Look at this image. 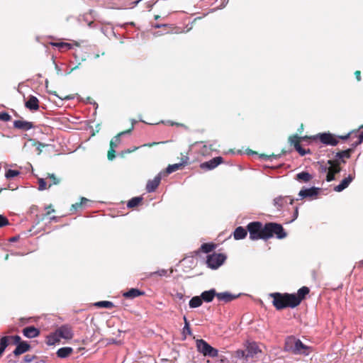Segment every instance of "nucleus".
Masks as SVG:
<instances>
[{"label":"nucleus","mask_w":363,"mask_h":363,"mask_svg":"<svg viewBox=\"0 0 363 363\" xmlns=\"http://www.w3.org/2000/svg\"><path fill=\"white\" fill-rule=\"evenodd\" d=\"M247 228L252 240H267L274 235L278 239H283L286 236L282 225L276 223H267L263 225L261 222L254 221L248 223Z\"/></svg>","instance_id":"obj_1"},{"label":"nucleus","mask_w":363,"mask_h":363,"mask_svg":"<svg viewBox=\"0 0 363 363\" xmlns=\"http://www.w3.org/2000/svg\"><path fill=\"white\" fill-rule=\"evenodd\" d=\"M309 292L308 287L302 286L298 290L297 294L275 292L270 294L269 296L273 298L272 305L274 307L277 311H281L286 308H294L297 307L306 298Z\"/></svg>","instance_id":"obj_2"},{"label":"nucleus","mask_w":363,"mask_h":363,"mask_svg":"<svg viewBox=\"0 0 363 363\" xmlns=\"http://www.w3.org/2000/svg\"><path fill=\"white\" fill-rule=\"evenodd\" d=\"M307 139H312V140L319 139L322 143H323L325 145H332V146H335L338 144L337 139L335 138V136L334 135H333L332 133H320V134H318L315 136H313V137H308V136L299 137L298 135L296 134V135L289 136V143H290L291 145H294L296 150L301 156H304L306 154L310 153V150H306L305 149H303L301 146L300 143H301V140H305Z\"/></svg>","instance_id":"obj_3"},{"label":"nucleus","mask_w":363,"mask_h":363,"mask_svg":"<svg viewBox=\"0 0 363 363\" xmlns=\"http://www.w3.org/2000/svg\"><path fill=\"white\" fill-rule=\"evenodd\" d=\"M310 347L304 345L299 339L293 336L288 337L285 342V350L294 354L308 355L310 352Z\"/></svg>","instance_id":"obj_4"},{"label":"nucleus","mask_w":363,"mask_h":363,"mask_svg":"<svg viewBox=\"0 0 363 363\" xmlns=\"http://www.w3.org/2000/svg\"><path fill=\"white\" fill-rule=\"evenodd\" d=\"M197 350L203 356L216 357L218 355V350L211 346L206 341L199 339L196 341Z\"/></svg>","instance_id":"obj_5"},{"label":"nucleus","mask_w":363,"mask_h":363,"mask_svg":"<svg viewBox=\"0 0 363 363\" xmlns=\"http://www.w3.org/2000/svg\"><path fill=\"white\" fill-rule=\"evenodd\" d=\"M335 138L337 139L338 141H339V139L345 140H347L349 138H351V139L356 138V140H354L352 143V146L353 147H355L358 145L363 143V125H362L360 127L359 130H352L345 135H338L337 137L335 136Z\"/></svg>","instance_id":"obj_6"},{"label":"nucleus","mask_w":363,"mask_h":363,"mask_svg":"<svg viewBox=\"0 0 363 363\" xmlns=\"http://www.w3.org/2000/svg\"><path fill=\"white\" fill-rule=\"evenodd\" d=\"M12 344L16 345V349L13 352L16 357L29 351L31 348L30 344L26 341H22L21 337L19 335L12 336Z\"/></svg>","instance_id":"obj_7"},{"label":"nucleus","mask_w":363,"mask_h":363,"mask_svg":"<svg viewBox=\"0 0 363 363\" xmlns=\"http://www.w3.org/2000/svg\"><path fill=\"white\" fill-rule=\"evenodd\" d=\"M226 259V256L221 253H213L207 256L206 264L211 269H217Z\"/></svg>","instance_id":"obj_8"},{"label":"nucleus","mask_w":363,"mask_h":363,"mask_svg":"<svg viewBox=\"0 0 363 363\" xmlns=\"http://www.w3.org/2000/svg\"><path fill=\"white\" fill-rule=\"evenodd\" d=\"M328 164H330V167L328 169L326 181L332 182L335 179V174L341 171L340 162L338 160H329Z\"/></svg>","instance_id":"obj_9"},{"label":"nucleus","mask_w":363,"mask_h":363,"mask_svg":"<svg viewBox=\"0 0 363 363\" xmlns=\"http://www.w3.org/2000/svg\"><path fill=\"white\" fill-rule=\"evenodd\" d=\"M223 158L220 156H218L210 160L209 161L201 163L199 167L201 169L203 170H212L217 167L219 164L223 163Z\"/></svg>","instance_id":"obj_10"},{"label":"nucleus","mask_w":363,"mask_h":363,"mask_svg":"<svg viewBox=\"0 0 363 363\" xmlns=\"http://www.w3.org/2000/svg\"><path fill=\"white\" fill-rule=\"evenodd\" d=\"M188 164H189V157L187 155V153H186V155L182 154L181 162L177 164H169L167 167L166 172L167 174H171L174 172H176V171L182 169V167H183L184 166H185Z\"/></svg>","instance_id":"obj_11"},{"label":"nucleus","mask_w":363,"mask_h":363,"mask_svg":"<svg viewBox=\"0 0 363 363\" xmlns=\"http://www.w3.org/2000/svg\"><path fill=\"white\" fill-rule=\"evenodd\" d=\"M57 334L61 338L70 340L73 337L72 328L69 325H63L58 328L57 330Z\"/></svg>","instance_id":"obj_12"},{"label":"nucleus","mask_w":363,"mask_h":363,"mask_svg":"<svg viewBox=\"0 0 363 363\" xmlns=\"http://www.w3.org/2000/svg\"><path fill=\"white\" fill-rule=\"evenodd\" d=\"M23 335L27 338H34L40 335V330L34 326L26 327L22 330Z\"/></svg>","instance_id":"obj_13"},{"label":"nucleus","mask_w":363,"mask_h":363,"mask_svg":"<svg viewBox=\"0 0 363 363\" xmlns=\"http://www.w3.org/2000/svg\"><path fill=\"white\" fill-rule=\"evenodd\" d=\"M288 200H289L290 204H293L294 199L291 196H279L274 199V205L280 211L287 203Z\"/></svg>","instance_id":"obj_14"},{"label":"nucleus","mask_w":363,"mask_h":363,"mask_svg":"<svg viewBox=\"0 0 363 363\" xmlns=\"http://www.w3.org/2000/svg\"><path fill=\"white\" fill-rule=\"evenodd\" d=\"M25 106L30 111H38L39 109V100L33 95L28 96V101L25 103Z\"/></svg>","instance_id":"obj_15"},{"label":"nucleus","mask_w":363,"mask_h":363,"mask_svg":"<svg viewBox=\"0 0 363 363\" xmlns=\"http://www.w3.org/2000/svg\"><path fill=\"white\" fill-rule=\"evenodd\" d=\"M34 124L32 122H28L23 120H16L13 122V127L16 129L22 130H28L34 128Z\"/></svg>","instance_id":"obj_16"},{"label":"nucleus","mask_w":363,"mask_h":363,"mask_svg":"<svg viewBox=\"0 0 363 363\" xmlns=\"http://www.w3.org/2000/svg\"><path fill=\"white\" fill-rule=\"evenodd\" d=\"M160 174L157 175L153 179L149 180L146 185V191L149 193L155 191L161 182Z\"/></svg>","instance_id":"obj_17"},{"label":"nucleus","mask_w":363,"mask_h":363,"mask_svg":"<svg viewBox=\"0 0 363 363\" xmlns=\"http://www.w3.org/2000/svg\"><path fill=\"white\" fill-rule=\"evenodd\" d=\"M354 179V176L350 174L347 177L343 179L340 184L334 187V191L337 192L343 191L350 185Z\"/></svg>","instance_id":"obj_18"},{"label":"nucleus","mask_w":363,"mask_h":363,"mask_svg":"<svg viewBox=\"0 0 363 363\" xmlns=\"http://www.w3.org/2000/svg\"><path fill=\"white\" fill-rule=\"evenodd\" d=\"M318 192H319L318 188L311 187L309 189H301L299 191L298 195L301 198L315 197L318 194Z\"/></svg>","instance_id":"obj_19"},{"label":"nucleus","mask_w":363,"mask_h":363,"mask_svg":"<svg viewBox=\"0 0 363 363\" xmlns=\"http://www.w3.org/2000/svg\"><path fill=\"white\" fill-rule=\"evenodd\" d=\"M247 357H253L255 355L257 354L258 353L261 352V350L259 349V346L255 342H250L248 343L247 345Z\"/></svg>","instance_id":"obj_20"},{"label":"nucleus","mask_w":363,"mask_h":363,"mask_svg":"<svg viewBox=\"0 0 363 363\" xmlns=\"http://www.w3.org/2000/svg\"><path fill=\"white\" fill-rule=\"evenodd\" d=\"M145 291H140L138 289L132 288L123 294V296L126 298H135L136 297L145 295Z\"/></svg>","instance_id":"obj_21"},{"label":"nucleus","mask_w":363,"mask_h":363,"mask_svg":"<svg viewBox=\"0 0 363 363\" xmlns=\"http://www.w3.org/2000/svg\"><path fill=\"white\" fill-rule=\"evenodd\" d=\"M217 293L215 289H211L208 291H205L201 293V298L202 299V301H205L206 303L211 302L214 297L216 296Z\"/></svg>","instance_id":"obj_22"},{"label":"nucleus","mask_w":363,"mask_h":363,"mask_svg":"<svg viewBox=\"0 0 363 363\" xmlns=\"http://www.w3.org/2000/svg\"><path fill=\"white\" fill-rule=\"evenodd\" d=\"M216 297L219 301L228 303L235 299L238 297V296L233 295L229 292H222L217 293Z\"/></svg>","instance_id":"obj_23"},{"label":"nucleus","mask_w":363,"mask_h":363,"mask_svg":"<svg viewBox=\"0 0 363 363\" xmlns=\"http://www.w3.org/2000/svg\"><path fill=\"white\" fill-rule=\"evenodd\" d=\"M352 152L353 148H349L345 150L340 151L336 153L335 160H338L339 162L340 160H342V162L345 163V161L344 160V159H349Z\"/></svg>","instance_id":"obj_24"},{"label":"nucleus","mask_w":363,"mask_h":363,"mask_svg":"<svg viewBox=\"0 0 363 363\" xmlns=\"http://www.w3.org/2000/svg\"><path fill=\"white\" fill-rule=\"evenodd\" d=\"M247 228L245 229L242 226L236 228L233 233L235 240L244 239L247 236Z\"/></svg>","instance_id":"obj_25"},{"label":"nucleus","mask_w":363,"mask_h":363,"mask_svg":"<svg viewBox=\"0 0 363 363\" xmlns=\"http://www.w3.org/2000/svg\"><path fill=\"white\" fill-rule=\"evenodd\" d=\"M60 341V337L57 331L55 330L54 333H50L46 337V343L48 345H54Z\"/></svg>","instance_id":"obj_26"},{"label":"nucleus","mask_w":363,"mask_h":363,"mask_svg":"<svg viewBox=\"0 0 363 363\" xmlns=\"http://www.w3.org/2000/svg\"><path fill=\"white\" fill-rule=\"evenodd\" d=\"M73 352V349L69 347H61L57 351V355L60 358H66Z\"/></svg>","instance_id":"obj_27"},{"label":"nucleus","mask_w":363,"mask_h":363,"mask_svg":"<svg viewBox=\"0 0 363 363\" xmlns=\"http://www.w3.org/2000/svg\"><path fill=\"white\" fill-rule=\"evenodd\" d=\"M88 201L89 200L87 199L82 197L79 202H77L72 205L70 208V211L72 213H74L78 211L79 209L82 208L83 206L85 205L88 202Z\"/></svg>","instance_id":"obj_28"},{"label":"nucleus","mask_w":363,"mask_h":363,"mask_svg":"<svg viewBox=\"0 0 363 363\" xmlns=\"http://www.w3.org/2000/svg\"><path fill=\"white\" fill-rule=\"evenodd\" d=\"M12 336L6 335L0 339V349L4 352L9 343H12Z\"/></svg>","instance_id":"obj_29"},{"label":"nucleus","mask_w":363,"mask_h":363,"mask_svg":"<svg viewBox=\"0 0 363 363\" xmlns=\"http://www.w3.org/2000/svg\"><path fill=\"white\" fill-rule=\"evenodd\" d=\"M12 336L6 335L0 339V349L4 352L9 343H12Z\"/></svg>","instance_id":"obj_30"},{"label":"nucleus","mask_w":363,"mask_h":363,"mask_svg":"<svg viewBox=\"0 0 363 363\" xmlns=\"http://www.w3.org/2000/svg\"><path fill=\"white\" fill-rule=\"evenodd\" d=\"M216 245L213 242L203 243L200 247V251L204 253H208L213 251L216 248Z\"/></svg>","instance_id":"obj_31"},{"label":"nucleus","mask_w":363,"mask_h":363,"mask_svg":"<svg viewBox=\"0 0 363 363\" xmlns=\"http://www.w3.org/2000/svg\"><path fill=\"white\" fill-rule=\"evenodd\" d=\"M202 303L203 301L201 296H196L191 298L189 305L190 308H194L201 306Z\"/></svg>","instance_id":"obj_32"},{"label":"nucleus","mask_w":363,"mask_h":363,"mask_svg":"<svg viewBox=\"0 0 363 363\" xmlns=\"http://www.w3.org/2000/svg\"><path fill=\"white\" fill-rule=\"evenodd\" d=\"M312 179V175L307 172H301L296 174V179L298 181L308 182Z\"/></svg>","instance_id":"obj_33"},{"label":"nucleus","mask_w":363,"mask_h":363,"mask_svg":"<svg viewBox=\"0 0 363 363\" xmlns=\"http://www.w3.org/2000/svg\"><path fill=\"white\" fill-rule=\"evenodd\" d=\"M142 201H143V197H141V196L133 197L130 200L128 201V202L127 203V206L129 208H135V207L138 206L140 203H141Z\"/></svg>","instance_id":"obj_34"},{"label":"nucleus","mask_w":363,"mask_h":363,"mask_svg":"<svg viewBox=\"0 0 363 363\" xmlns=\"http://www.w3.org/2000/svg\"><path fill=\"white\" fill-rule=\"evenodd\" d=\"M52 46L58 48L60 51H65L72 48L71 44L67 43H50Z\"/></svg>","instance_id":"obj_35"},{"label":"nucleus","mask_w":363,"mask_h":363,"mask_svg":"<svg viewBox=\"0 0 363 363\" xmlns=\"http://www.w3.org/2000/svg\"><path fill=\"white\" fill-rule=\"evenodd\" d=\"M29 141L31 143L33 146L35 147L36 151H37V154L38 155L41 154V152L43 151V148L44 147H45V146H47V145L43 144V143H42L40 142H38V141H35L33 139H30Z\"/></svg>","instance_id":"obj_36"},{"label":"nucleus","mask_w":363,"mask_h":363,"mask_svg":"<svg viewBox=\"0 0 363 363\" xmlns=\"http://www.w3.org/2000/svg\"><path fill=\"white\" fill-rule=\"evenodd\" d=\"M94 306L98 308H112L114 307V304L111 301H98L94 303Z\"/></svg>","instance_id":"obj_37"},{"label":"nucleus","mask_w":363,"mask_h":363,"mask_svg":"<svg viewBox=\"0 0 363 363\" xmlns=\"http://www.w3.org/2000/svg\"><path fill=\"white\" fill-rule=\"evenodd\" d=\"M47 178H49L51 180V183L48 185V187L60 184V179L57 178L54 174L48 173Z\"/></svg>","instance_id":"obj_38"},{"label":"nucleus","mask_w":363,"mask_h":363,"mask_svg":"<svg viewBox=\"0 0 363 363\" xmlns=\"http://www.w3.org/2000/svg\"><path fill=\"white\" fill-rule=\"evenodd\" d=\"M19 174H20V172L18 170L9 169L6 171L5 176L7 179H10L11 178L17 177Z\"/></svg>","instance_id":"obj_39"},{"label":"nucleus","mask_w":363,"mask_h":363,"mask_svg":"<svg viewBox=\"0 0 363 363\" xmlns=\"http://www.w3.org/2000/svg\"><path fill=\"white\" fill-rule=\"evenodd\" d=\"M133 125H131L130 128L126 130H124V131H121V133H119L116 136H115V143L117 144L118 143H120V137L121 135H123L125 134H127V133H131V131L133 130Z\"/></svg>","instance_id":"obj_40"},{"label":"nucleus","mask_w":363,"mask_h":363,"mask_svg":"<svg viewBox=\"0 0 363 363\" xmlns=\"http://www.w3.org/2000/svg\"><path fill=\"white\" fill-rule=\"evenodd\" d=\"M38 185H39L38 189L40 191H43V190L47 189L48 188H49L44 179H42V178L38 179Z\"/></svg>","instance_id":"obj_41"},{"label":"nucleus","mask_w":363,"mask_h":363,"mask_svg":"<svg viewBox=\"0 0 363 363\" xmlns=\"http://www.w3.org/2000/svg\"><path fill=\"white\" fill-rule=\"evenodd\" d=\"M11 120V116L6 112H1L0 113V121H9Z\"/></svg>","instance_id":"obj_42"},{"label":"nucleus","mask_w":363,"mask_h":363,"mask_svg":"<svg viewBox=\"0 0 363 363\" xmlns=\"http://www.w3.org/2000/svg\"><path fill=\"white\" fill-rule=\"evenodd\" d=\"M247 354V351H244V350H238L235 352V357H238V358H245V359H247L248 357H247L246 356Z\"/></svg>","instance_id":"obj_43"},{"label":"nucleus","mask_w":363,"mask_h":363,"mask_svg":"<svg viewBox=\"0 0 363 363\" xmlns=\"http://www.w3.org/2000/svg\"><path fill=\"white\" fill-rule=\"evenodd\" d=\"M184 322H185V325L183 328V331H184V333H187L189 335H191V328H190V326H189V324L186 318V317L184 316Z\"/></svg>","instance_id":"obj_44"},{"label":"nucleus","mask_w":363,"mask_h":363,"mask_svg":"<svg viewBox=\"0 0 363 363\" xmlns=\"http://www.w3.org/2000/svg\"><path fill=\"white\" fill-rule=\"evenodd\" d=\"M9 224V220L5 216L0 215V228L4 227Z\"/></svg>","instance_id":"obj_45"},{"label":"nucleus","mask_w":363,"mask_h":363,"mask_svg":"<svg viewBox=\"0 0 363 363\" xmlns=\"http://www.w3.org/2000/svg\"><path fill=\"white\" fill-rule=\"evenodd\" d=\"M199 153L203 156L207 155L210 153L209 148L207 145H204L200 150Z\"/></svg>","instance_id":"obj_46"},{"label":"nucleus","mask_w":363,"mask_h":363,"mask_svg":"<svg viewBox=\"0 0 363 363\" xmlns=\"http://www.w3.org/2000/svg\"><path fill=\"white\" fill-rule=\"evenodd\" d=\"M116 157V150L109 149L107 154V157L109 160H113Z\"/></svg>","instance_id":"obj_47"},{"label":"nucleus","mask_w":363,"mask_h":363,"mask_svg":"<svg viewBox=\"0 0 363 363\" xmlns=\"http://www.w3.org/2000/svg\"><path fill=\"white\" fill-rule=\"evenodd\" d=\"M140 147H134L133 149H127L121 152L122 157H124L126 154H129L133 152L136 150H138Z\"/></svg>","instance_id":"obj_48"},{"label":"nucleus","mask_w":363,"mask_h":363,"mask_svg":"<svg viewBox=\"0 0 363 363\" xmlns=\"http://www.w3.org/2000/svg\"><path fill=\"white\" fill-rule=\"evenodd\" d=\"M167 274V271L165 269H162L160 271H157V272H151L150 273V276H152V275H155V274H158L159 276H164L166 275Z\"/></svg>","instance_id":"obj_49"},{"label":"nucleus","mask_w":363,"mask_h":363,"mask_svg":"<svg viewBox=\"0 0 363 363\" xmlns=\"http://www.w3.org/2000/svg\"><path fill=\"white\" fill-rule=\"evenodd\" d=\"M45 209L47 210L46 213L45 214V216H49L51 213L55 212V209L52 208V205L48 206Z\"/></svg>","instance_id":"obj_50"},{"label":"nucleus","mask_w":363,"mask_h":363,"mask_svg":"<svg viewBox=\"0 0 363 363\" xmlns=\"http://www.w3.org/2000/svg\"><path fill=\"white\" fill-rule=\"evenodd\" d=\"M35 357L33 355L27 354L24 357V361L26 362H30Z\"/></svg>","instance_id":"obj_51"},{"label":"nucleus","mask_w":363,"mask_h":363,"mask_svg":"<svg viewBox=\"0 0 363 363\" xmlns=\"http://www.w3.org/2000/svg\"><path fill=\"white\" fill-rule=\"evenodd\" d=\"M277 157V155H275L274 154H272V155H264V154H261L260 155V157L261 158H264V159H266V160H269L272 157H274L276 158Z\"/></svg>","instance_id":"obj_52"},{"label":"nucleus","mask_w":363,"mask_h":363,"mask_svg":"<svg viewBox=\"0 0 363 363\" xmlns=\"http://www.w3.org/2000/svg\"><path fill=\"white\" fill-rule=\"evenodd\" d=\"M164 143V142H160V143ZM158 144H160V143L153 142V143H150L144 144L143 145H142V147H152V146L157 145Z\"/></svg>","instance_id":"obj_53"},{"label":"nucleus","mask_w":363,"mask_h":363,"mask_svg":"<svg viewBox=\"0 0 363 363\" xmlns=\"http://www.w3.org/2000/svg\"><path fill=\"white\" fill-rule=\"evenodd\" d=\"M354 75L358 82L361 80V72L359 70H356L354 72Z\"/></svg>","instance_id":"obj_54"},{"label":"nucleus","mask_w":363,"mask_h":363,"mask_svg":"<svg viewBox=\"0 0 363 363\" xmlns=\"http://www.w3.org/2000/svg\"><path fill=\"white\" fill-rule=\"evenodd\" d=\"M117 147V144L113 141V140H111L110 141V148L109 149H113L115 150V148Z\"/></svg>","instance_id":"obj_55"},{"label":"nucleus","mask_w":363,"mask_h":363,"mask_svg":"<svg viewBox=\"0 0 363 363\" xmlns=\"http://www.w3.org/2000/svg\"><path fill=\"white\" fill-rule=\"evenodd\" d=\"M167 24H155V26H153L154 28H164V27H167Z\"/></svg>","instance_id":"obj_56"},{"label":"nucleus","mask_w":363,"mask_h":363,"mask_svg":"<svg viewBox=\"0 0 363 363\" xmlns=\"http://www.w3.org/2000/svg\"><path fill=\"white\" fill-rule=\"evenodd\" d=\"M30 319H31L30 318H28V319L21 318L20 319V322L22 323V325H23V324H26V323H28Z\"/></svg>","instance_id":"obj_57"},{"label":"nucleus","mask_w":363,"mask_h":363,"mask_svg":"<svg viewBox=\"0 0 363 363\" xmlns=\"http://www.w3.org/2000/svg\"><path fill=\"white\" fill-rule=\"evenodd\" d=\"M59 98L62 100H69V99H73L74 97L71 96H59Z\"/></svg>","instance_id":"obj_58"},{"label":"nucleus","mask_w":363,"mask_h":363,"mask_svg":"<svg viewBox=\"0 0 363 363\" xmlns=\"http://www.w3.org/2000/svg\"><path fill=\"white\" fill-rule=\"evenodd\" d=\"M328 167H327L325 165H320V171L321 172H328Z\"/></svg>","instance_id":"obj_59"},{"label":"nucleus","mask_w":363,"mask_h":363,"mask_svg":"<svg viewBox=\"0 0 363 363\" xmlns=\"http://www.w3.org/2000/svg\"><path fill=\"white\" fill-rule=\"evenodd\" d=\"M298 213V208L296 207L295 209V212H294V219H296L297 218Z\"/></svg>","instance_id":"obj_60"},{"label":"nucleus","mask_w":363,"mask_h":363,"mask_svg":"<svg viewBox=\"0 0 363 363\" xmlns=\"http://www.w3.org/2000/svg\"><path fill=\"white\" fill-rule=\"evenodd\" d=\"M357 264H358V267L362 268L363 267V260H361L360 262H359Z\"/></svg>","instance_id":"obj_61"},{"label":"nucleus","mask_w":363,"mask_h":363,"mask_svg":"<svg viewBox=\"0 0 363 363\" xmlns=\"http://www.w3.org/2000/svg\"><path fill=\"white\" fill-rule=\"evenodd\" d=\"M160 18V16L159 15H155V20H158Z\"/></svg>","instance_id":"obj_62"},{"label":"nucleus","mask_w":363,"mask_h":363,"mask_svg":"<svg viewBox=\"0 0 363 363\" xmlns=\"http://www.w3.org/2000/svg\"><path fill=\"white\" fill-rule=\"evenodd\" d=\"M9 255L8 254H7V255H6V256H5V257H4V259H5V260H7V259H9Z\"/></svg>","instance_id":"obj_63"},{"label":"nucleus","mask_w":363,"mask_h":363,"mask_svg":"<svg viewBox=\"0 0 363 363\" xmlns=\"http://www.w3.org/2000/svg\"><path fill=\"white\" fill-rule=\"evenodd\" d=\"M16 240V238H11V240H11V241H15Z\"/></svg>","instance_id":"obj_64"}]
</instances>
